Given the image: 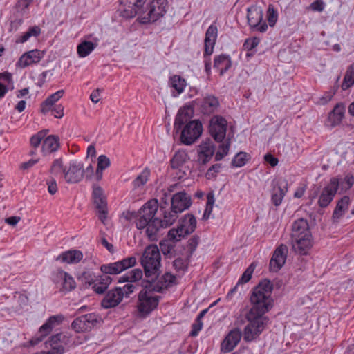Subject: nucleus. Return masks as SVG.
I'll return each instance as SVG.
<instances>
[{"label":"nucleus","instance_id":"24","mask_svg":"<svg viewBox=\"0 0 354 354\" xmlns=\"http://www.w3.org/2000/svg\"><path fill=\"white\" fill-rule=\"evenodd\" d=\"M242 337L240 329L234 328L229 332L223 340L221 349L224 353H230L238 345Z\"/></svg>","mask_w":354,"mask_h":354},{"label":"nucleus","instance_id":"12","mask_svg":"<svg viewBox=\"0 0 354 354\" xmlns=\"http://www.w3.org/2000/svg\"><path fill=\"white\" fill-rule=\"evenodd\" d=\"M167 6V0H153L149 6L148 12L140 17V22L148 24L156 21L166 13Z\"/></svg>","mask_w":354,"mask_h":354},{"label":"nucleus","instance_id":"26","mask_svg":"<svg viewBox=\"0 0 354 354\" xmlns=\"http://www.w3.org/2000/svg\"><path fill=\"white\" fill-rule=\"evenodd\" d=\"M135 289V286L132 284L127 283L123 288H115L112 290V308L116 306L120 303L123 297H128L132 293Z\"/></svg>","mask_w":354,"mask_h":354},{"label":"nucleus","instance_id":"27","mask_svg":"<svg viewBox=\"0 0 354 354\" xmlns=\"http://www.w3.org/2000/svg\"><path fill=\"white\" fill-rule=\"evenodd\" d=\"M350 203L351 199L348 196H343L337 202L336 207L332 215V220L334 223L338 222L344 215L348 209Z\"/></svg>","mask_w":354,"mask_h":354},{"label":"nucleus","instance_id":"2","mask_svg":"<svg viewBox=\"0 0 354 354\" xmlns=\"http://www.w3.org/2000/svg\"><path fill=\"white\" fill-rule=\"evenodd\" d=\"M153 283L149 281H142L143 288L138 294L136 304L139 316L141 317H146L158 306L160 297L153 296L152 293L162 292L165 288L162 282L154 285Z\"/></svg>","mask_w":354,"mask_h":354},{"label":"nucleus","instance_id":"51","mask_svg":"<svg viewBox=\"0 0 354 354\" xmlns=\"http://www.w3.org/2000/svg\"><path fill=\"white\" fill-rule=\"evenodd\" d=\"M66 171V168L64 167L63 161L62 158L56 159L53 161L51 167H50V173L54 176H59L64 174Z\"/></svg>","mask_w":354,"mask_h":354},{"label":"nucleus","instance_id":"18","mask_svg":"<svg viewBox=\"0 0 354 354\" xmlns=\"http://www.w3.org/2000/svg\"><path fill=\"white\" fill-rule=\"evenodd\" d=\"M288 254V248L284 244L278 246L270 261L269 268L271 272H277L284 266Z\"/></svg>","mask_w":354,"mask_h":354},{"label":"nucleus","instance_id":"56","mask_svg":"<svg viewBox=\"0 0 354 354\" xmlns=\"http://www.w3.org/2000/svg\"><path fill=\"white\" fill-rule=\"evenodd\" d=\"M260 42V39L257 37H250L247 39L244 44L243 47L246 50H252L254 48H256Z\"/></svg>","mask_w":354,"mask_h":354},{"label":"nucleus","instance_id":"29","mask_svg":"<svg viewBox=\"0 0 354 354\" xmlns=\"http://www.w3.org/2000/svg\"><path fill=\"white\" fill-rule=\"evenodd\" d=\"M83 258V254L81 251L77 250H69L62 252L57 258V261H60L62 263H77Z\"/></svg>","mask_w":354,"mask_h":354},{"label":"nucleus","instance_id":"16","mask_svg":"<svg viewBox=\"0 0 354 354\" xmlns=\"http://www.w3.org/2000/svg\"><path fill=\"white\" fill-rule=\"evenodd\" d=\"M45 56V52L34 49L24 53L16 62V67L25 68L29 66L38 64Z\"/></svg>","mask_w":354,"mask_h":354},{"label":"nucleus","instance_id":"53","mask_svg":"<svg viewBox=\"0 0 354 354\" xmlns=\"http://www.w3.org/2000/svg\"><path fill=\"white\" fill-rule=\"evenodd\" d=\"M176 279V277L173 274H171V273H169V272H166L165 274H163L161 278L160 279V280L157 281V279L155 281V282L153 283V285L154 284H156L158 283H160V282H162V283L165 286V288L163 289H167V287L171 284V283H173L174 282Z\"/></svg>","mask_w":354,"mask_h":354},{"label":"nucleus","instance_id":"45","mask_svg":"<svg viewBox=\"0 0 354 354\" xmlns=\"http://www.w3.org/2000/svg\"><path fill=\"white\" fill-rule=\"evenodd\" d=\"M59 277L63 279V288L66 291H71L75 288L76 283L73 278L67 272L61 270L58 272Z\"/></svg>","mask_w":354,"mask_h":354},{"label":"nucleus","instance_id":"61","mask_svg":"<svg viewBox=\"0 0 354 354\" xmlns=\"http://www.w3.org/2000/svg\"><path fill=\"white\" fill-rule=\"evenodd\" d=\"M247 156H234L232 160V165L235 167L243 166L249 160V158H245Z\"/></svg>","mask_w":354,"mask_h":354},{"label":"nucleus","instance_id":"62","mask_svg":"<svg viewBox=\"0 0 354 354\" xmlns=\"http://www.w3.org/2000/svg\"><path fill=\"white\" fill-rule=\"evenodd\" d=\"M50 111L56 118H62L64 116V106L61 104L53 106Z\"/></svg>","mask_w":354,"mask_h":354},{"label":"nucleus","instance_id":"48","mask_svg":"<svg viewBox=\"0 0 354 354\" xmlns=\"http://www.w3.org/2000/svg\"><path fill=\"white\" fill-rule=\"evenodd\" d=\"M149 176L150 170L147 167L145 168L133 181V187L139 188L143 187L148 181Z\"/></svg>","mask_w":354,"mask_h":354},{"label":"nucleus","instance_id":"20","mask_svg":"<svg viewBox=\"0 0 354 354\" xmlns=\"http://www.w3.org/2000/svg\"><path fill=\"white\" fill-rule=\"evenodd\" d=\"M171 225H167V223L165 222V216L163 215L162 219H160L158 217H154L151 219V221H148L144 226V230H145V234L149 240L156 241L160 230L161 228H167Z\"/></svg>","mask_w":354,"mask_h":354},{"label":"nucleus","instance_id":"11","mask_svg":"<svg viewBox=\"0 0 354 354\" xmlns=\"http://www.w3.org/2000/svg\"><path fill=\"white\" fill-rule=\"evenodd\" d=\"M93 201L97 211V216L103 224H106L109 209L106 197L103 193L102 189L99 186L93 185L92 192Z\"/></svg>","mask_w":354,"mask_h":354},{"label":"nucleus","instance_id":"8","mask_svg":"<svg viewBox=\"0 0 354 354\" xmlns=\"http://www.w3.org/2000/svg\"><path fill=\"white\" fill-rule=\"evenodd\" d=\"M218 37V26L216 22L211 24L205 32L204 39L205 70L207 74L211 71L209 56L213 53L216 41Z\"/></svg>","mask_w":354,"mask_h":354},{"label":"nucleus","instance_id":"7","mask_svg":"<svg viewBox=\"0 0 354 354\" xmlns=\"http://www.w3.org/2000/svg\"><path fill=\"white\" fill-rule=\"evenodd\" d=\"M75 340L71 333L62 332L53 335L46 342V348H50L46 354H64L66 349L73 346Z\"/></svg>","mask_w":354,"mask_h":354},{"label":"nucleus","instance_id":"55","mask_svg":"<svg viewBox=\"0 0 354 354\" xmlns=\"http://www.w3.org/2000/svg\"><path fill=\"white\" fill-rule=\"evenodd\" d=\"M223 167L221 163H216L213 165L208 169L205 174V176L207 179H212L216 176V174L220 172L221 169Z\"/></svg>","mask_w":354,"mask_h":354},{"label":"nucleus","instance_id":"17","mask_svg":"<svg viewBox=\"0 0 354 354\" xmlns=\"http://www.w3.org/2000/svg\"><path fill=\"white\" fill-rule=\"evenodd\" d=\"M180 240V237H177L176 239H171L168 233L167 239L160 242V250L163 255L172 258L177 257V254H182L181 252L184 250V245L176 244V242Z\"/></svg>","mask_w":354,"mask_h":354},{"label":"nucleus","instance_id":"37","mask_svg":"<svg viewBox=\"0 0 354 354\" xmlns=\"http://www.w3.org/2000/svg\"><path fill=\"white\" fill-rule=\"evenodd\" d=\"M333 178H335L338 183V189H340L339 194L349 190L354 184V176L351 174H346L344 178L339 179L336 177Z\"/></svg>","mask_w":354,"mask_h":354},{"label":"nucleus","instance_id":"63","mask_svg":"<svg viewBox=\"0 0 354 354\" xmlns=\"http://www.w3.org/2000/svg\"><path fill=\"white\" fill-rule=\"evenodd\" d=\"M202 320L196 319V322L192 325V330L190 333V336L195 337L198 335V332L202 329L203 327Z\"/></svg>","mask_w":354,"mask_h":354},{"label":"nucleus","instance_id":"9","mask_svg":"<svg viewBox=\"0 0 354 354\" xmlns=\"http://www.w3.org/2000/svg\"><path fill=\"white\" fill-rule=\"evenodd\" d=\"M196 227V219L193 214L185 215L176 228H172L169 231V236L171 239H176L177 237L184 238L193 233Z\"/></svg>","mask_w":354,"mask_h":354},{"label":"nucleus","instance_id":"39","mask_svg":"<svg viewBox=\"0 0 354 354\" xmlns=\"http://www.w3.org/2000/svg\"><path fill=\"white\" fill-rule=\"evenodd\" d=\"M215 146L210 138H205L198 145V155H214Z\"/></svg>","mask_w":354,"mask_h":354},{"label":"nucleus","instance_id":"64","mask_svg":"<svg viewBox=\"0 0 354 354\" xmlns=\"http://www.w3.org/2000/svg\"><path fill=\"white\" fill-rule=\"evenodd\" d=\"M310 8L313 11L322 12L324 9V3L322 0H316L310 5Z\"/></svg>","mask_w":354,"mask_h":354},{"label":"nucleus","instance_id":"5","mask_svg":"<svg viewBox=\"0 0 354 354\" xmlns=\"http://www.w3.org/2000/svg\"><path fill=\"white\" fill-rule=\"evenodd\" d=\"M169 200L170 211L165 209V207L162 205L160 210L162 212V215L165 216V222L167 225H172L178 218V214L191 206L192 199L191 196L183 191L176 193Z\"/></svg>","mask_w":354,"mask_h":354},{"label":"nucleus","instance_id":"34","mask_svg":"<svg viewBox=\"0 0 354 354\" xmlns=\"http://www.w3.org/2000/svg\"><path fill=\"white\" fill-rule=\"evenodd\" d=\"M110 283V277L108 275L97 277L95 279V283H93L92 288L96 293L102 294L108 288Z\"/></svg>","mask_w":354,"mask_h":354},{"label":"nucleus","instance_id":"57","mask_svg":"<svg viewBox=\"0 0 354 354\" xmlns=\"http://www.w3.org/2000/svg\"><path fill=\"white\" fill-rule=\"evenodd\" d=\"M96 277H95L94 274L90 271L84 272L80 277L82 281H84V283L88 284L89 286H93V283H95V279Z\"/></svg>","mask_w":354,"mask_h":354},{"label":"nucleus","instance_id":"30","mask_svg":"<svg viewBox=\"0 0 354 354\" xmlns=\"http://www.w3.org/2000/svg\"><path fill=\"white\" fill-rule=\"evenodd\" d=\"M181 253L182 254H177V257H174L173 267L177 272L183 274L187 271L192 257H187L185 253V250Z\"/></svg>","mask_w":354,"mask_h":354},{"label":"nucleus","instance_id":"54","mask_svg":"<svg viewBox=\"0 0 354 354\" xmlns=\"http://www.w3.org/2000/svg\"><path fill=\"white\" fill-rule=\"evenodd\" d=\"M278 19V13L272 6H269L267 11V19L270 26H274Z\"/></svg>","mask_w":354,"mask_h":354},{"label":"nucleus","instance_id":"13","mask_svg":"<svg viewBox=\"0 0 354 354\" xmlns=\"http://www.w3.org/2000/svg\"><path fill=\"white\" fill-rule=\"evenodd\" d=\"M202 132V123L198 120H192L183 127L181 131L180 140L187 145H192L201 136Z\"/></svg>","mask_w":354,"mask_h":354},{"label":"nucleus","instance_id":"10","mask_svg":"<svg viewBox=\"0 0 354 354\" xmlns=\"http://www.w3.org/2000/svg\"><path fill=\"white\" fill-rule=\"evenodd\" d=\"M158 205L157 200H151L147 202L138 212L136 220V226L138 230H144V226L156 217Z\"/></svg>","mask_w":354,"mask_h":354},{"label":"nucleus","instance_id":"28","mask_svg":"<svg viewBox=\"0 0 354 354\" xmlns=\"http://www.w3.org/2000/svg\"><path fill=\"white\" fill-rule=\"evenodd\" d=\"M64 91L59 90L57 92L50 95L40 105V111L43 114H47L53 106L64 96Z\"/></svg>","mask_w":354,"mask_h":354},{"label":"nucleus","instance_id":"50","mask_svg":"<svg viewBox=\"0 0 354 354\" xmlns=\"http://www.w3.org/2000/svg\"><path fill=\"white\" fill-rule=\"evenodd\" d=\"M354 84V64L349 66L346 72L342 84L343 90H346Z\"/></svg>","mask_w":354,"mask_h":354},{"label":"nucleus","instance_id":"49","mask_svg":"<svg viewBox=\"0 0 354 354\" xmlns=\"http://www.w3.org/2000/svg\"><path fill=\"white\" fill-rule=\"evenodd\" d=\"M200 242V237L198 235L192 236L187 241V248L185 247V253L188 257H192L196 251Z\"/></svg>","mask_w":354,"mask_h":354},{"label":"nucleus","instance_id":"32","mask_svg":"<svg viewBox=\"0 0 354 354\" xmlns=\"http://www.w3.org/2000/svg\"><path fill=\"white\" fill-rule=\"evenodd\" d=\"M136 263L134 257H130L112 263V274H118L123 270L133 267Z\"/></svg>","mask_w":354,"mask_h":354},{"label":"nucleus","instance_id":"14","mask_svg":"<svg viewBox=\"0 0 354 354\" xmlns=\"http://www.w3.org/2000/svg\"><path fill=\"white\" fill-rule=\"evenodd\" d=\"M63 320L64 316L62 315H57L50 317L46 322L39 328V331L35 337L30 340V344L35 346L39 344L45 337L50 333V332L55 326L61 324Z\"/></svg>","mask_w":354,"mask_h":354},{"label":"nucleus","instance_id":"19","mask_svg":"<svg viewBox=\"0 0 354 354\" xmlns=\"http://www.w3.org/2000/svg\"><path fill=\"white\" fill-rule=\"evenodd\" d=\"M338 183L335 178H330V183L322 189L318 200L320 207H326L333 200L337 190Z\"/></svg>","mask_w":354,"mask_h":354},{"label":"nucleus","instance_id":"46","mask_svg":"<svg viewBox=\"0 0 354 354\" xmlns=\"http://www.w3.org/2000/svg\"><path fill=\"white\" fill-rule=\"evenodd\" d=\"M118 12L120 15L126 18H131L136 16L138 12V10L135 9L132 4L129 3H122V1L120 3V7L118 8Z\"/></svg>","mask_w":354,"mask_h":354},{"label":"nucleus","instance_id":"60","mask_svg":"<svg viewBox=\"0 0 354 354\" xmlns=\"http://www.w3.org/2000/svg\"><path fill=\"white\" fill-rule=\"evenodd\" d=\"M146 1L147 0H122V4H132L135 9L137 10L138 12L139 13L143 5L145 3Z\"/></svg>","mask_w":354,"mask_h":354},{"label":"nucleus","instance_id":"40","mask_svg":"<svg viewBox=\"0 0 354 354\" xmlns=\"http://www.w3.org/2000/svg\"><path fill=\"white\" fill-rule=\"evenodd\" d=\"M143 275L141 269L136 268L131 271L130 273L126 274L124 276L118 279V283L122 282H136L142 279Z\"/></svg>","mask_w":354,"mask_h":354},{"label":"nucleus","instance_id":"33","mask_svg":"<svg viewBox=\"0 0 354 354\" xmlns=\"http://www.w3.org/2000/svg\"><path fill=\"white\" fill-rule=\"evenodd\" d=\"M231 66L232 62L230 57L223 55L215 57L214 68L220 73L221 75H223Z\"/></svg>","mask_w":354,"mask_h":354},{"label":"nucleus","instance_id":"4","mask_svg":"<svg viewBox=\"0 0 354 354\" xmlns=\"http://www.w3.org/2000/svg\"><path fill=\"white\" fill-rule=\"evenodd\" d=\"M146 279L155 282L160 274L161 255L156 245H149L145 249L140 259Z\"/></svg>","mask_w":354,"mask_h":354},{"label":"nucleus","instance_id":"36","mask_svg":"<svg viewBox=\"0 0 354 354\" xmlns=\"http://www.w3.org/2000/svg\"><path fill=\"white\" fill-rule=\"evenodd\" d=\"M96 45L91 41H82L77 46L78 57L84 58L89 55L95 48Z\"/></svg>","mask_w":354,"mask_h":354},{"label":"nucleus","instance_id":"42","mask_svg":"<svg viewBox=\"0 0 354 354\" xmlns=\"http://www.w3.org/2000/svg\"><path fill=\"white\" fill-rule=\"evenodd\" d=\"M40 34L41 28L38 26H30L26 32L17 37L16 42L21 44L25 43L30 37H37Z\"/></svg>","mask_w":354,"mask_h":354},{"label":"nucleus","instance_id":"31","mask_svg":"<svg viewBox=\"0 0 354 354\" xmlns=\"http://www.w3.org/2000/svg\"><path fill=\"white\" fill-rule=\"evenodd\" d=\"M59 139L57 136L50 135L42 142V151L44 153L55 152L59 147Z\"/></svg>","mask_w":354,"mask_h":354},{"label":"nucleus","instance_id":"3","mask_svg":"<svg viewBox=\"0 0 354 354\" xmlns=\"http://www.w3.org/2000/svg\"><path fill=\"white\" fill-rule=\"evenodd\" d=\"M313 237L307 220L299 218L292 225L291 244L293 250L300 255H307L313 246Z\"/></svg>","mask_w":354,"mask_h":354},{"label":"nucleus","instance_id":"1","mask_svg":"<svg viewBox=\"0 0 354 354\" xmlns=\"http://www.w3.org/2000/svg\"><path fill=\"white\" fill-rule=\"evenodd\" d=\"M272 290L273 284L268 279L261 280L252 289L250 298L252 306L245 315L248 322L243 330L245 342L256 339L268 325L269 318L265 314L273 307L274 301L271 297Z\"/></svg>","mask_w":354,"mask_h":354},{"label":"nucleus","instance_id":"25","mask_svg":"<svg viewBox=\"0 0 354 354\" xmlns=\"http://www.w3.org/2000/svg\"><path fill=\"white\" fill-rule=\"evenodd\" d=\"M345 107L343 104H337L328 114L326 125L333 128L339 125L344 118Z\"/></svg>","mask_w":354,"mask_h":354},{"label":"nucleus","instance_id":"59","mask_svg":"<svg viewBox=\"0 0 354 354\" xmlns=\"http://www.w3.org/2000/svg\"><path fill=\"white\" fill-rule=\"evenodd\" d=\"M335 93V91L334 89H331L327 92H326L321 97H319V100L317 101V103L319 104L324 105L328 102H330L333 97L334 96Z\"/></svg>","mask_w":354,"mask_h":354},{"label":"nucleus","instance_id":"52","mask_svg":"<svg viewBox=\"0 0 354 354\" xmlns=\"http://www.w3.org/2000/svg\"><path fill=\"white\" fill-rule=\"evenodd\" d=\"M257 266V263L256 262H252L243 273L241 277L239 279L238 281V284H243L248 282L251 279L252 275Z\"/></svg>","mask_w":354,"mask_h":354},{"label":"nucleus","instance_id":"43","mask_svg":"<svg viewBox=\"0 0 354 354\" xmlns=\"http://www.w3.org/2000/svg\"><path fill=\"white\" fill-rule=\"evenodd\" d=\"M169 84L174 88L178 94H180L186 87V81L180 76L174 75L169 78Z\"/></svg>","mask_w":354,"mask_h":354},{"label":"nucleus","instance_id":"21","mask_svg":"<svg viewBox=\"0 0 354 354\" xmlns=\"http://www.w3.org/2000/svg\"><path fill=\"white\" fill-rule=\"evenodd\" d=\"M273 186L272 194V202L275 206H279L288 191V181L285 178L273 180L272 182Z\"/></svg>","mask_w":354,"mask_h":354},{"label":"nucleus","instance_id":"6","mask_svg":"<svg viewBox=\"0 0 354 354\" xmlns=\"http://www.w3.org/2000/svg\"><path fill=\"white\" fill-rule=\"evenodd\" d=\"M227 127V120L219 115L212 117L209 121V133L216 141L221 142L216 155H227L229 152L230 142L229 140H223L226 135Z\"/></svg>","mask_w":354,"mask_h":354},{"label":"nucleus","instance_id":"58","mask_svg":"<svg viewBox=\"0 0 354 354\" xmlns=\"http://www.w3.org/2000/svg\"><path fill=\"white\" fill-rule=\"evenodd\" d=\"M109 165V159L106 156H99L96 169L102 175V171Z\"/></svg>","mask_w":354,"mask_h":354},{"label":"nucleus","instance_id":"15","mask_svg":"<svg viewBox=\"0 0 354 354\" xmlns=\"http://www.w3.org/2000/svg\"><path fill=\"white\" fill-rule=\"evenodd\" d=\"M98 322V316L95 313H88L75 319L71 327L76 333L91 330Z\"/></svg>","mask_w":354,"mask_h":354},{"label":"nucleus","instance_id":"41","mask_svg":"<svg viewBox=\"0 0 354 354\" xmlns=\"http://www.w3.org/2000/svg\"><path fill=\"white\" fill-rule=\"evenodd\" d=\"M189 160V156H173L171 160V167L173 169H179L183 171V174L186 173V170H189V166H185V164Z\"/></svg>","mask_w":354,"mask_h":354},{"label":"nucleus","instance_id":"22","mask_svg":"<svg viewBox=\"0 0 354 354\" xmlns=\"http://www.w3.org/2000/svg\"><path fill=\"white\" fill-rule=\"evenodd\" d=\"M248 20L251 27L255 28L261 32H265L268 28L266 23L263 21V11L259 8L248 9Z\"/></svg>","mask_w":354,"mask_h":354},{"label":"nucleus","instance_id":"23","mask_svg":"<svg viewBox=\"0 0 354 354\" xmlns=\"http://www.w3.org/2000/svg\"><path fill=\"white\" fill-rule=\"evenodd\" d=\"M84 178V165L81 162L73 161L66 170L64 179L68 183H77Z\"/></svg>","mask_w":354,"mask_h":354},{"label":"nucleus","instance_id":"44","mask_svg":"<svg viewBox=\"0 0 354 354\" xmlns=\"http://www.w3.org/2000/svg\"><path fill=\"white\" fill-rule=\"evenodd\" d=\"M12 74L8 72L0 73V98L8 92V85L12 82Z\"/></svg>","mask_w":354,"mask_h":354},{"label":"nucleus","instance_id":"38","mask_svg":"<svg viewBox=\"0 0 354 354\" xmlns=\"http://www.w3.org/2000/svg\"><path fill=\"white\" fill-rule=\"evenodd\" d=\"M219 105V102L214 96L208 95L203 99L201 105L205 113H211L216 110Z\"/></svg>","mask_w":354,"mask_h":354},{"label":"nucleus","instance_id":"47","mask_svg":"<svg viewBox=\"0 0 354 354\" xmlns=\"http://www.w3.org/2000/svg\"><path fill=\"white\" fill-rule=\"evenodd\" d=\"M84 177L86 180L97 182L102 179V174L96 169L94 171V167L89 163L85 169H84Z\"/></svg>","mask_w":354,"mask_h":354},{"label":"nucleus","instance_id":"35","mask_svg":"<svg viewBox=\"0 0 354 354\" xmlns=\"http://www.w3.org/2000/svg\"><path fill=\"white\" fill-rule=\"evenodd\" d=\"M194 114L193 109L189 106H185L179 109L175 119V125H182L190 119Z\"/></svg>","mask_w":354,"mask_h":354}]
</instances>
